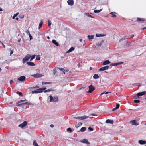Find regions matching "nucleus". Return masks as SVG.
<instances>
[{"label":"nucleus","mask_w":146,"mask_h":146,"mask_svg":"<svg viewBox=\"0 0 146 146\" xmlns=\"http://www.w3.org/2000/svg\"><path fill=\"white\" fill-rule=\"evenodd\" d=\"M50 102H58L59 100L58 97L57 96H55L53 97L52 95L49 96Z\"/></svg>","instance_id":"nucleus-1"},{"label":"nucleus","mask_w":146,"mask_h":146,"mask_svg":"<svg viewBox=\"0 0 146 146\" xmlns=\"http://www.w3.org/2000/svg\"><path fill=\"white\" fill-rule=\"evenodd\" d=\"M31 57V55L28 54L26 55L22 60V62L23 64L27 62L29 59Z\"/></svg>","instance_id":"nucleus-2"},{"label":"nucleus","mask_w":146,"mask_h":146,"mask_svg":"<svg viewBox=\"0 0 146 146\" xmlns=\"http://www.w3.org/2000/svg\"><path fill=\"white\" fill-rule=\"evenodd\" d=\"M111 67H110L109 66L107 65L106 66L101 68L98 70L99 71H104L108 70L109 68L111 69Z\"/></svg>","instance_id":"nucleus-3"},{"label":"nucleus","mask_w":146,"mask_h":146,"mask_svg":"<svg viewBox=\"0 0 146 146\" xmlns=\"http://www.w3.org/2000/svg\"><path fill=\"white\" fill-rule=\"evenodd\" d=\"M89 90L87 91V93H92L95 89V88L92 85V84L90 85L89 86Z\"/></svg>","instance_id":"nucleus-4"},{"label":"nucleus","mask_w":146,"mask_h":146,"mask_svg":"<svg viewBox=\"0 0 146 146\" xmlns=\"http://www.w3.org/2000/svg\"><path fill=\"white\" fill-rule=\"evenodd\" d=\"M89 117V116H86L84 115L82 116H79L76 117H74V118L77 119H78L80 120H84V119H87Z\"/></svg>","instance_id":"nucleus-5"},{"label":"nucleus","mask_w":146,"mask_h":146,"mask_svg":"<svg viewBox=\"0 0 146 146\" xmlns=\"http://www.w3.org/2000/svg\"><path fill=\"white\" fill-rule=\"evenodd\" d=\"M27 123V121H25L23 122V123L19 124V125L18 127H21L22 128H23L26 126Z\"/></svg>","instance_id":"nucleus-6"},{"label":"nucleus","mask_w":146,"mask_h":146,"mask_svg":"<svg viewBox=\"0 0 146 146\" xmlns=\"http://www.w3.org/2000/svg\"><path fill=\"white\" fill-rule=\"evenodd\" d=\"M146 92V91H144L142 92H139L137 93V97L139 99V96H141L145 95Z\"/></svg>","instance_id":"nucleus-7"},{"label":"nucleus","mask_w":146,"mask_h":146,"mask_svg":"<svg viewBox=\"0 0 146 146\" xmlns=\"http://www.w3.org/2000/svg\"><path fill=\"white\" fill-rule=\"evenodd\" d=\"M79 141L85 144L88 145L90 144V142L88 141L87 139H84L82 140H81Z\"/></svg>","instance_id":"nucleus-8"},{"label":"nucleus","mask_w":146,"mask_h":146,"mask_svg":"<svg viewBox=\"0 0 146 146\" xmlns=\"http://www.w3.org/2000/svg\"><path fill=\"white\" fill-rule=\"evenodd\" d=\"M44 75L39 74L38 73H36V74H34L32 75V76L34 77L35 78H40L43 76Z\"/></svg>","instance_id":"nucleus-9"},{"label":"nucleus","mask_w":146,"mask_h":146,"mask_svg":"<svg viewBox=\"0 0 146 146\" xmlns=\"http://www.w3.org/2000/svg\"><path fill=\"white\" fill-rule=\"evenodd\" d=\"M26 79V77L24 76H23L20 77L18 78V80L19 81L23 82Z\"/></svg>","instance_id":"nucleus-10"},{"label":"nucleus","mask_w":146,"mask_h":146,"mask_svg":"<svg viewBox=\"0 0 146 146\" xmlns=\"http://www.w3.org/2000/svg\"><path fill=\"white\" fill-rule=\"evenodd\" d=\"M130 122L132 125L135 126H137L139 125V124L136 122V121L135 119L131 120Z\"/></svg>","instance_id":"nucleus-11"},{"label":"nucleus","mask_w":146,"mask_h":146,"mask_svg":"<svg viewBox=\"0 0 146 146\" xmlns=\"http://www.w3.org/2000/svg\"><path fill=\"white\" fill-rule=\"evenodd\" d=\"M67 3L69 5L72 6L74 4V1L73 0H68L67 1Z\"/></svg>","instance_id":"nucleus-12"},{"label":"nucleus","mask_w":146,"mask_h":146,"mask_svg":"<svg viewBox=\"0 0 146 146\" xmlns=\"http://www.w3.org/2000/svg\"><path fill=\"white\" fill-rule=\"evenodd\" d=\"M144 18L138 17L137 18V20L135 21L137 22H143L145 21Z\"/></svg>","instance_id":"nucleus-13"},{"label":"nucleus","mask_w":146,"mask_h":146,"mask_svg":"<svg viewBox=\"0 0 146 146\" xmlns=\"http://www.w3.org/2000/svg\"><path fill=\"white\" fill-rule=\"evenodd\" d=\"M110 62L109 61V60H106L104 61L102 63V64L103 65H106L110 64Z\"/></svg>","instance_id":"nucleus-14"},{"label":"nucleus","mask_w":146,"mask_h":146,"mask_svg":"<svg viewBox=\"0 0 146 146\" xmlns=\"http://www.w3.org/2000/svg\"><path fill=\"white\" fill-rule=\"evenodd\" d=\"M106 36V34H96V37H103L105 36Z\"/></svg>","instance_id":"nucleus-15"},{"label":"nucleus","mask_w":146,"mask_h":146,"mask_svg":"<svg viewBox=\"0 0 146 146\" xmlns=\"http://www.w3.org/2000/svg\"><path fill=\"white\" fill-rule=\"evenodd\" d=\"M106 123H107L113 124L114 123V121L113 120L108 119L106 120Z\"/></svg>","instance_id":"nucleus-16"},{"label":"nucleus","mask_w":146,"mask_h":146,"mask_svg":"<svg viewBox=\"0 0 146 146\" xmlns=\"http://www.w3.org/2000/svg\"><path fill=\"white\" fill-rule=\"evenodd\" d=\"M52 43L55 45L56 46H59V44L57 42V41L55 39L52 40Z\"/></svg>","instance_id":"nucleus-17"},{"label":"nucleus","mask_w":146,"mask_h":146,"mask_svg":"<svg viewBox=\"0 0 146 146\" xmlns=\"http://www.w3.org/2000/svg\"><path fill=\"white\" fill-rule=\"evenodd\" d=\"M138 143L141 145H144L146 144V140H139Z\"/></svg>","instance_id":"nucleus-18"},{"label":"nucleus","mask_w":146,"mask_h":146,"mask_svg":"<svg viewBox=\"0 0 146 146\" xmlns=\"http://www.w3.org/2000/svg\"><path fill=\"white\" fill-rule=\"evenodd\" d=\"M119 104L118 103H117L116 105V107L112 110V111H114L115 110H117L119 108Z\"/></svg>","instance_id":"nucleus-19"},{"label":"nucleus","mask_w":146,"mask_h":146,"mask_svg":"<svg viewBox=\"0 0 146 146\" xmlns=\"http://www.w3.org/2000/svg\"><path fill=\"white\" fill-rule=\"evenodd\" d=\"M75 48L73 47H71L66 52V53L70 52L74 50Z\"/></svg>","instance_id":"nucleus-20"},{"label":"nucleus","mask_w":146,"mask_h":146,"mask_svg":"<svg viewBox=\"0 0 146 146\" xmlns=\"http://www.w3.org/2000/svg\"><path fill=\"white\" fill-rule=\"evenodd\" d=\"M27 64L28 65L31 66H35V64L33 62H31V61L27 62Z\"/></svg>","instance_id":"nucleus-21"},{"label":"nucleus","mask_w":146,"mask_h":146,"mask_svg":"<svg viewBox=\"0 0 146 146\" xmlns=\"http://www.w3.org/2000/svg\"><path fill=\"white\" fill-rule=\"evenodd\" d=\"M86 130V127H83L81 128L80 131H77V132H84Z\"/></svg>","instance_id":"nucleus-22"},{"label":"nucleus","mask_w":146,"mask_h":146,"mask_svg":"<svg viewBox=\"0 0 146 146\" xmlns=\"http://www.w3.org/2000/svg\"><path fill=\"white\" fill-rule=\"evenodd\" d=\"M94 35H89L87 36V37L89 40H92L94 39Z\"/></svg>","instance_id":"nucleus-23"},{"label":"nucleus","mask_w":146,"mask_h":146,"mask_svg":"<svg viewBox=\"0 0 146 146\" xmlns=\"http://www.w3.org/2000/svg\"><path fill=\"white\" fill-rule=\"evenodd\" d=\"M41 91H40V90H33L32 91V94H36V93H40L41 92Z\"/></svg>","instance_id":"nucleus-24"},{"label":"nucleus","mask_w":146,"mask_h":146,"mask_svg":"<svg viewBox=\"0 0 146 146\" xmlns=\"http://www.w3.org/2000/svg\"><path fill=\"white\" fill-rule=\"evenodd\" d=\"M84 14L89 17L93 18H95L94 17L92 16L91 15H90L88 12L85 13H84Z\"/></svg>","instance_id":"nucleus-25"},{"label":"nucleus","mask_w":146,"mask_h":146,"mask_svg":"<svg viewBox=\"0 0 146 146\" xmlns=\"http://www.w3.org/2000/svg\"><path fill=\"white\" fill-rule=\"evenodd\" d=\"M43 25V21L42 20V19L40 21L39 24V25L38 27V29H40L42 27Z\"/></svg>","instance_id":"nucleus-26"},{"label":"nucleus","mask_w":146,"mask_h":146,"mask_svg":"<svg viewBox=\"0 0 146 146\" xmlns=\"http://www.w3.org/2000/svg\"><path fill=\"white\" fill-rule=\"evenodd\" d=\"M99 78V76L98 74H95L93 76V78L94 79H97Z\"/></svg>","instance_id":"nucleus-27"},{"label":"nucleus","mask_w":146,"mask_h":146,"mask_svg":"<svg viewBox=\"0 0 146 146\" xmlns=\"http://www.w3.org/2000/svg\"><path fill=\"white\" fill-rule=\"evenodd\" d=\"M134 36V35L133 34L132 35H131V36L130 37H129V36H125L124 37V39H129V38H133Z\"/></svg>","instance_id":"nucleus-28"},{"label":"nucleus","mask_w":146,"mask_h":146,"mask_svg":"<svg viewBox=\"0 0 146 146\" xmlns=\"http://www.w3.org/2000/svg\"><path fill=\"white\" fill-rule=\"evenodd\" d=\"M82 125V123L81 122H80L78 123V125H75V127L76 128H78L80 126H81Z\"/></svg>","instance_id":"nucleus-29"},{"label":"nucleus","mask_w":146,"mask_h":146,"mask_svg":"<svg viewBox=\"0 0 146 146\" xmlns=\"http://www.w3.org/2000/svg\"><path fill=\"white\" fill-rule=\"evenodd\" d=\"M54 90L52 89H49L46 90H45L43 91V92L44 93H46L48 92H49L50 91H54Z\"/></svg>","instance_id":"nucleus-30"},{"label":"nucleus","mask_w":146,"mask_h":146,"mask_svg":"<svg viewBox=\"0 0 146 146\" xmlns=\"http://www.w3.org/2000/svg\"><path fill=\"white\" fill-rule=\"evenodd\" d=\"M16 93L21 97H22L23 96L22 93L19 91H17Z\"/></svg>","instance_id":"nucleus-31"},{"label":"nucleus","mask_w":146,"mask_h":146,"mask_svg":"<svg viewBox=\"0 0 146 146\" xmlns=\"http://www.w3.org/2000/svg\"><path fill=\"white\" fill-rule=\"evenodd\" d=\"M36 56V55L34 54L33 55H32V56L31 55V59H30V61H32L33 59H34L35 58V56Z\"/></svg>","instance_id":"nucleus-32"},{"label":"nucleus","mask_w":146,"mask_h":146,"mask_svg":"<svg viewBox=\"0 0 146 146\" xmlns=\"http://www.w3.org/2000/svg\"><path fill=\"white\" fill-rule=\"evenodd\" d=\"M102 10V9H101L100 10H94V12L95 13H97L101 12Z\"/></svg>","instance_id":"nucleus-33"},{"label":"nucleus","mask_w":146,"mask_h":146,"mask_svg":"<svg viewBox=\"0 0 146 146\" xmlns=\"http://www.w3.org/2000/svg\"><path fill=\"white\" fill-rule=\"evenodd\" d=\"M67 131L68 132L72 133L73 131V130H72L70 127H69L67 129Z\"/></svg>","instance_id":"nucleus-34"},{"label":"nucleus","mask_w":146,"mask_h":146,"mask_svg":"<svg viewBox=\"0 0 146 146\" xmlns=\"http://www.w3.org/2000/svg\"><path fill=\"white\" fill-rule=\"evenodd\" d=\"M33 145H34V146H39L38 145V143H37L35 140L33 141Z\"/></svg>","instance_id":"nucleus-35"},{"label":"nucleus","mask_w":146,"mask_h":146,"mask_svg":"<svg viewBox=\"0 0 146 146\" xmlns=\"http://www.w3.org/2000/svg\"><path fill=\"white\" fill-rule=\"evenodd\" d=\"M46 88H47L46 87H44L43 88H39L38 89V90H40V91H41V92L42 93L43 92V90H44V91L45 90H46Z\"/></svg>","instance_id":"nucleus-36"},{"label":"nucleus","mask_w":146,"mask_h":146,"mask_svg":"<svg viewBox=\"0 0 146 146\" xmlns=\"http://www.w3.org/2000/svg\"><path fill=\"white\" fill-rule=\"evenodd\" d=\"M52 83L51 82H42V85H45L47 84H51Z\"/></svg>","instance_id":"nucleus-37"},{"label":"nucleus","mask_w":146,"mask_h":146,"mask_svg":"<svg viewBox=\"0 0 146 146\" xmlns=\"http://www.w3.org/2000/svg\"><path fill=\"white\" fill-rule=\"evenodd\" d=\"M117 65V63H112L110 64V66H111V67L112 66H115Z\"/></svg>","instance_id":"nucleus-38"},{"label":"nucleus","mask_w":146,"mask_h":146,"mask_svg":"<svg viewBox=\"0 0 146 146\" xmlns=\"http://www.w3.org/2000/svg\"><path fill=\"white\" fill-rule=\"evenodd\" d=\"M39 88V86H38V85H36L35 86L29 87L28 88L29 89H35V88Z\"/></svg>","instance_id":"nucleus-39"},{"label":"nucleus","mask_w":146,"mask_h":146,"mask_svg":"<svg viewBox=\"0 0 146 146\" xmlns=\"http://www.w3.org/2000/svg\"><path fill=\"white\" fill-rule=\"evenodd\" d=\"M40 55H38L36 57V60H39L40 59Z\"/></svg>","instance_id":"nucleus-40"},{"label":"nucleus","mask_w":146,"mask_h":146,"mask_svg":"<svg viewBox=\"0 0 146 146\" xmlns=\"http://www.w3.org/2000/svg\"><path fill=\"white\" fill-rule=\"evenodd\" d=\"M140 84L139 83H134L132 85L133 86H141V85H140Z\"/></svg>","instance_id":"nucleus-41"},{"label":"nucleus","mask_w":146,"mask_h":146,"mask_svg":"<svg viewBox=\"0 0 146 146\" xmlns=\"http://www.w3.org/2000/svg\"><path fill=\"white\" fill-rule=\"evenodd\" d=\"M24 103H20V104H16V106H19L20 107H21V106H24Z\"/></svg>","instance_id":"nucleus-42"},{"label":"nucleus","mask_w":146,"mask_h":146,"mask_svg":"<svg viewBox=\"0 0 146 146\" xmlns=\"http://www.w3.org/2000/svg\"><path fill=\"white\" fill-rule=\"evenodd\" d=\"M134 102L136 103H139L140 102V101L137 99H135L134 100Z\"/></svg>","instance_id":"nucleus-43"},{"label":"nucleus","mask_w":146,"mask_h":146,"mask_svg":"<svg viewBox=\"0 0 146 146\" xmlns=\"http://www.w3.org/2000/svg\"><path fill=\"white\" fill-rule=\"evenodd\" d=\"M24 102H25V100H21L19 101L18 102H17L16 104H18Z\"/></svg>","instance_id":"nucleus-44"},{"label":"nucleus","mask_w":146,"mask_h":146,"mask_svg":"<svg viewBox=\"0 0 146 146\" xmlns=\"http://www.w3.org/2000/svg\"><path fill=\"white\" fill-rule=\"evenodd\" d=\"M111 93V92H106V91H105L104 92H103V93H102L101 94H100V95H102L103 94H108L109 93Z\"/></svg>","instance_id":"nucleus-45"},{"label":"nucleus","mask_w":146,"mask_h":146,"mask_svg":"<svg viewBox=\"0 0 146 146\" xmlns=\"http://www.w3.org/2000/svg\"><path fill=\"white\" fill-rule=\"evenodd\" d=\"M48 26H50V25H51V21L50 20H49L48 19Z\"/></svg>","instance_id":"nucleus-46"},{"label":"nucleus","mask_w":146,"mask_h":146,"mask_svg":"<svg viewBox=\"0 0 146 146\" xmlns=\"http://www.w3.org/2000/svg\"><path fill=\"white\" fill-rule=\"evenodd\" d=\"M88 129L90 131H92L93 130V128L91 127H89L88 128Z\"/></svg>","instance_id":"nucleus-47"},{"label":"nucleus","mask_w":146,"mask_h":146,"mask_svg":"<svg viewBox=\"0 0 146 146\" xmlns=\"http://www.w3.org/2000/svg\"><path fill=\"white\" fill-rule=\"evenodd\" d=\"M102 44L100 42H98L97 43V44H96L97 46H101Z\"/></svg>","instance_id":"nucleus-48"},{"label":"nucleus","mask_w":146,"mask_h":146,"mask_svg":"<svg viewBox=\"0 0 146 146\" xmlns=\"http://www.w3.org/2000/svg\"><path fill=\"white\" fill-rule=\"evenodd\" d=\"M29 36L30 38V40H31L32 39H33V37L30 34H29Z\"/></svg>","instance_id":"nucleus-49"},{"label":"nucleus","mask_w":146,"mask_h":146,"mask_svg":"<svg viewBox=\"0 0 146 146\" xmlns=\"http://www.w3.org/2000/svg\"><path fill=\"white\" fill-rule=\"evenodd\" d=\"M25 32L27 34H28L29 35V34H30V32L28 30H27L25 31Z\"/></svg>","instance_id":"nucleus-50"},{"label":"nucleus","mask_w":146,"mask_h":146,"mask_svg":"<svg viewBox=\"0 0 146 146\" xmlns=\"http://www.w3.org/2000/svg\"><path fill=\"white\" fill-rule=\"evenodd\" d=\"M133 97L134 98V99H137L138 98L137 96V94L136 95H133Z\"/></svg>","instance_id":"nucleus-51"},{"label":"nucleus","mask_w":146,"mask_h":146,"mask_svg":"<svg viewBox=\"0 0 146 146\" xmlns=\"http://www.w3.org/2000/svg\"><path fill=\"white\" fill-rule=\"evenodd\" d=\"M13 53V49L11 50V49L10 50V55L12 54Z\"/></svg>","instance_id":"nucleus-52"},{"label":"nucleus","mask_w":146,"mask_h":146,"mask_svg":"<svg viewBox=\"0 0 146 146\" xmlns=\"http://www.w3.org/2000/svg\"><path fill=\"white\" fill-rule=\"evenodd\" d=\"M24 15H22V16L19 15V17L21 19H23L24 18Z\"/></svg>","instance_id":"nucleus-53"},{"label":"nucleus","mask_w":146,"mask_h":146,"mask_svg":"<svg viewBox=\"0 0 146 146\" xmlns=\"http://www.w3.org/2000/svg\"><path fill=\"white\" fill-rule=\"evenodd\" d=\"M124 62H118L117 63V65H121L123 64Z\"/></svg>","instance_id":"nucleus-54"},{"label":"nucleus","mask_w":146,"mask_h":146,"mask_svg":"<svg viewBox=\"0 0 146 146\" xmlns=\"http://www.w3.org/2000/svg\"><path fill=\"white\" fill-rule=\"evenodd\" d=\"M19 14V13L17 12L16 14H14V16L15 17H16Z\"/></svg>","instance_id":"nucleus-55"},{"label":"nucleus","mask_w":146,"mask_h":146,"mask_svg":"<svg viewBox=\"0 0 146 146\" xmlns=\"http://www.w3.org/2000/svg\"><path fill=\"white\" fill-rule=\"evenodd\" d=\"M0 42L2 44V45L3 46V47L4 48H5V46L3 44V43L2 42H1V41H0Z\"/></svg>","instance_id":"nucleus-56"},{"label":"nucleus","mask_w":146,"mask_h":146,"mask_svg":"<svg viewBox=\"0 0 146 146\" xmlns=\"http://www.w3.org/2000/svg\"><path fill=\"white\" fill-rule=\"evenodd\" d=\"M130 46V44L129 43H128V42L127 43V44L126 45V46H127L128 47H129Z\"/></svg>","instance_id":"nucleus-57"},{"label":"nucleus","mask_w":146,"mask_h":146,"mask_svg":"<svg viewBox=\"0 0 146 146\" xmlns=\"http://www.w3.org/2000/svg\"><path fill=\"white\" fill-rule=\"evenodd\" d=\"M68 70H63V73L64 74H65V72H68Z\"/></svg>","instance_id":"nucleus-58"},{"label":"nucleus","mask_w":146,"mask_h":146,"mask_svg":"<svg viewBox=\"0 0 146 146\" xmlns=\"http://www.w3.org/2000/svg\"><path fill=\"white\" fill-rule=\"evenodd\" d=\"M59 69L61 71H63L64 70V69L63 68H59Z\"/></svg>","instance_id":"nucleus-59"},{"label":"nucleus","mask_w":146,"mask_h":146,"mask_svg":"<svg viewBox=\"0 0 146 146\" xmlns=\"http://www.w3.org/2000/svg\"><path fill=\"white\" fill-rule=\"evenodd\" d=\"M124 37L123 38H121V39H120L119 40V42H121L122 40H123L124 39Z\"/></svg>","instance_id":"nucleus-60"},{"label":"nucleus","mask_w":146,"mask_h":146,"mask_svg":"<svg viewBox=\"0 0 146 146\" xmlns=\"http://www.w3.org/2000/svg\"><path fill=\"white\" fill-rule=\"evenodd\" d=\"M86 87H82L80 88L79 89V90H81L82 89H84Z\"/></svg>","instance_id":"nucleus-61"},{"label":"nucleus","mask_w":146,"mask_h":146,"mask_svg":"<svg viewBox=\"0 0 146 146\" xmlns=\"http://www.w3.org/2000/svg\"><path fill=\"white\" fill-rule=\"evenodd\" d=\"M116 16V15L115 14H113L111 16L112 17H115Z\"/></svg>","instance_id":"nucleus-62"},{"label":"nucleus","mask_w":146,"mask_h":146,"mask_svg":"<svg viewBox=\"0 0 146 146\" xmlns=\"http://www.w3.org/2000/svg\"><path fill=\"white\" fill-rule=\"evenodd\" d=\"M77 66L79 68L80 66V63H78L77 64Z\"/></svg>","instance_id":"nucleus-63"},{"label":"nucleus","mask_w":146,"mask_h":146,"mask_svg":"<svg viewBox=\"0 0 146 146\" xmlns=\"http://www.w3.org/2000/svg\"><path fill=\"white\" fill-rule=\"evenodd\" d=\"M24 103V105H28V102H25V103Z\"/></svg>","instance_id":"nucleus-64"}]
</instances>
